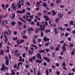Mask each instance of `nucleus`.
I'll list each match as a JSON object with an SVG mask.
<instances>
[{"label":"nucleus","mask_w":75,"mask_h":75,"mask_svg":"<svg viewBox=\"0 0 75 75\" xmlns=\"http://www.w3.org/2000/svg\"><path fill=\"white\" fill-rule=\"evenodd\" d=\"M54 32H55L54 34H57L58 33V31H57V28H54Z\"/></svg>","instance_id":"nucleus-10"},{"label":"nucleus","mask_w":75,"mask_h":75,"mask_svg":"<svg viewBox=\"0 0 75 75\" xmlns=\"http://www.w3.org/2000/svg\"><path fill=\"white\" fill-rule=\"evenodd\" d=\"M45 50L46 52H48L50 51V50L48 49H46Z\"/></svg>","instance_id":"nucleus-30"},{"label":"nucleus","mask_w":75,"mask_h":75,"mask_svg":"<svg viewBox=\"0 0 75 75\" xmlns=\"http://www.w3.org/2000/svg\"><path fill=\"white\" fill-rule=\"evenodd\" d=\"M56 65L57 67H58L59 66V64L58 63H57L56 64Z\"/></svg>","instance_id":"nucleus-40"},{"label":"nucleus","mask_w":75,"mask_h":75,"mask_svg":"<svg viewBox=\"0 0 75 75\" xmlns=\"http://www.w3.org/2000/svg\"><path fill=\"white\" fill-rule=\"evenodd\" d=\"M67 45L66 44V43H64V44L63 45V46L62 47V50H62L63 52H64L67 50V49H65L66 48L65 47H66Z\"/></svg>","instance_id":"nucleus-1"},{"label":"nucleus","mask_w":75,"mask_h":75,"mask_svg":"<svg viewBox=\"0 0 75 75\" xmlns=\"http://www.w3.org/2000/svg\"><path fill=\"white\" fill-rule=\"evenodd\" d=\"M69 46L71 47H74V44H70L69 45Z\"/></svg>","instance_id":"nucleus-38"},{"label":"nucleus","mask_w":75,"mask_h":75,"mask_svg":"<svg viewBox=\"0 0 75 75\" xmlns=\"http://www.w3.org/2000/svg\"><path fill=\"white\" fill-rule=\"evenodd\" d=\"M56 2V3H60L61 2V1L60 0H57Z\"/></svg>","instance_id":"nucleus-41"},{"label":"nucleus","mask_w":75,"mask_h":75,"mask_svg":"<svg viewBox=\"0 0 75 75\" xmlns=\"http://www.w3.org/2000/svg\"><path fill=\"white\" fill-rule=\"evenodd\" d=\"M28 38V37H27V36H26L25 35L23 36V39H25V38Z\"/></svg>","instance_id":"nucleus-39"},{"label":"nucleus","mask_w":75,"mask_h":75,"mask_svg":"<svg viewBox=\"0 0 75 75\" xmlns=\"http://www.w3.org/2000/svg\"><path fill=\"white\" fill-rule=\"evenodd\" d=\"M13 40H18V39L17 38V37L16 38H13Z\"/></svg>","instance_id":"nucleus-56"},{"label":"nucleus","mask_w":75,"mask_h":75,"mask_svg":"<svg viewBox=\"0 0 75 75\" xmlns=\"http://www.w3.org/2000/svg\"><path fill=\"white\" fill-rule=\"evenodd\" d=\"M22 56L23 57H25V53H24L23 54H22Z\"/></svg>","instance_id":"nucleus-50"},{"label":"nucleus","mask_w":75,"mask_h":75,"mask_svg":"<svg viewBox=\"0 0 75 75\" xmlns=\"http://www.w3.org/2000/svg\"><path fill=\"white\" fill-rule=\"evenodd\" d=\"M4 37H5V43H7V41H8V39H7V35H4Z\"/></svg>","instance_id":"nucleus-7"},{"label":"nucleus","mask_w":75,"mask_h":75,"mask_svg":"<svg viewBox=\"0 0 75 75\" xmlns=\"http://www.w3.org/2000/svg\"><path fill=\"white\" fill-rule=\"evenodd\" d=\"M43 4L42 5V6H44L45 7H47V4H46L43 2L42 3Z\"/></svg>","instance_id":"nucleus-17"},{"label":"nucleus","mask_w":75,"mask_h":75,"mask_svg":"<svg viewBox=\"0 0 75 75\" xmlns=\"http://www.w3.org/2000/svg\"><path fill=\"white\" fill-rule=\"evenodd\" d=\"M45 21H49V20H50V18L48 17V18H47L45 19Z\"/></svg>","instance_id":"nucleus-46"},{"label":"nucleus","mask_w":75,"mask_h":75,"mask_svg":"<svg viewBox=\"0 0 75 75\" xmlns=\"http://www.w3.org/2000/svg\"><path fill=\"white\" fill-rule=\"evenodd\" d=\"M60 18H59V17H58V18L57 19H56L55 20V21H59V19Z\"/></svg>","instance_id":"nucleus-43"},{"label":"nucleus","mask_w":75,"mask_h":75,"mask_svg":"<svg viewBox=\"0 0 75 75\" xmlns=\"http://www.w3.org/2000/svg\"><path fill=\"white\" fill-rule=\"evenodd\" d=\"M31 47H34L36 50H37V49H38V47H37V46L36 45H34L32 44L31 45Z\"/></svg>","instance_id":"nucleus-11"},{"label":"nucleus","mask_w":75,"mask_h":75,"mask_svg":"<svg viewBox=\"0 0 75 75\" xmlns=\"http://www.w3.org/2000/svg\"><path fill=\"white\" fill-rule=\"evenodd\" d=\"M36 25L38 27H39L40 26V23L38 22H37L36 23Z\"/></svg>","instance_id":"nucleus-36"},{"label":"nucleus","mask_w":75,"mask_h":75,"mask_svg":"<svg viewBox=\"0 0 75 75\" xmlns=\"http://www.w3.org/2000/svg\"><path fill=\"white\" fill-rule=\"evenodd\" d=\"M29 18H31L32 19H33V18H34V15H31L29 16Z\"/></svg>","instance_id":"nucleus-25"},{"label":"nucleus","mask_w":75,"mask_h":75,"mask_svg":"<svg viewBox=\"0 0 75 75\" xmlns=\"http://www.w3.org/2000/svg\"><path fill=\"white\" fill-rule=\"evenodd\" d=\"M15 16H16V15L14 13L13 14V16H11V18L12 19H14L15 18Z\"/></svg>","instance_id":"nucleus-14"},{"label":"nucleus","mask_w":75,"mask_h":75,"mask_svg":"<svg viewBox=\"0 0 75 75\" xmlns=\"http://www.w3.org/2000/svg\"><path fill=\"white\" fill-rule=\"evenodd\" d=\"M62 65L63 67H65V66H66V64H65V62H63Z\"/></svg>","instance_id":"nucleus-26"},{"label":"nucleus","mask_w":75,"mask_h":75,"mask_svg":"<svg viewBox=\"0 0 75 75\" xmlns=\"http://www.w3.org/2000/svg\"><path fill=\"white\" fill-rule=\"evenodd\" d=\"M27 4L28 6H30L31 5H30V2L28 1H27Z\"/></svg>","instance_id":"nucleus-35"},{"label":"nucleus","mask_w":75,"mask_h":75,"mask_svg":"<svg viewBox=\"0 0 75 75\" xmlns=\"http://www.w3.org/2000/svg\"><path fill=\"white\" fill-rule=\"evenodd\" d=\"M40 29H41L42 30V31H43L44 30H42V28H43V26H42V25H40Z\"/></svg>","instance_id":"nucleus-31"},{"label":"nucleus","mask_w":75,"mask_h":75,"mask_svg":"<svg viewBox=\"0 0 75 75\" xmlns=\"http://www.w3.org/2000/svg\"><path fill=\"white\" fill-rule=\"evenodd\" d=\"M36 62H38V63H40V64H41V62L40 60H38L37 59L36 60Z\"/></svg>","instance_id":"nucleus-22"},{"label":"nucleus","mask_w":75,"mask_h":75,"mask_svg":"<svg viewBox=\"0 0 75 75\" xmlns=\"http://www.w3.org/2000/svg\"><path fill=\"white\" fill-rule=\"evenodd\" d=\"M69 35V33H66L65 34V37H67V36H68Z\"/></svg>","instance_id":"nucleus-42"},{"label":"nucleus","mask_w":75,"mask_h":75,"mask_svg":"<svg viewBox=\"0 0 75 75\" xmlns=\"http://www.w3.org/2000/svg\"><path fill=\"white\" fill-rule=\"evenodd\" d=\"M52 12L53 15H55V14H56V13H55V11L54 10H52Z\"/></svg>","instance_id":"nucleus-28"},{"label":"nucleus","mask_w":75,"mask_h":75,"mask_svg":"<svg viewBox=\"0 0 75 75\" xmlns=\"http://www.w3.org/2000/svg\"><path fill=\"white\" fill-rule=\"evenodd\" d=\"M50 44L48 42H47L45 43V46H46V47H48V46H49Z\"/></svg>","instance_id":"nucleus-15"},{"label":"nucleus","mask_w":75,"mask_h":75,"mask_svg":"<svg viewBox=\"0 0 75 75\" xmlns=\"http://www.w3.org/2000/svg\"><path fill=\"white\" fill-rule=\"evenodd\" d=\"M24 42V40H20L19 42V43L20 44H21V43H23V42Z\"/></svg>","instance_id":"nucleus-32"},{"label":"nucleus","mask_w":75,"mask_h":75,"mask_svg":"<svg viewBox=\"0 0 75 75\" xmlns=\"http://www.w3.org/2000/svg\"><path fill=\"white\" fill-rule=\"evenodd\" d=\"M50 39L46 37V36L43 39V40L45 41V42H47V41H48Z\"/></svg>","instance_id":"nucleus-4"},{"label":"nucleus","mask_w":75,"mask_h":75,"mask_svg":"<svg viewBox=\"0 0 75 75\" xmlns=\"http://www.w3.org/2000/svg\"><path fill=\"white\" fill-rule=\"evenodd\" d=\"M37 75H41V74L40 73V72L38 71V73H37Z\"/></svg>","instance_id":"nucleus-45"},{"label":"nucleus","mask_w":75,"mask_h":75,"mask_svg":"<svg viewBox=\"0 0 75 75\" xmlns=\"http://www.w3.org/2000/svg\"><path fill=\"white\" fill-rule=\"evenodd\" d=\"M67 40H68V41H71V38H68L67 39Z\"/></svg>","instance_id":"nucleus-62"},{"label":"nucleus","mask_w":75,"mask_h":75,"mask_svg":"<svg viewBox=\"0 0 75 75\" xmlns=\"http://www.w3.org/2000/svg\"><path fill=\"white\" fill-rule=\"evenodd\" d=\"M18 25H21L22 24V23L20 21L18 22Z\"/></svg>","instance_id":"nucleus-21"},{"label":"nucleus","mask_w":75,"mask_h":75,"mask_svg":"<svg viewBox=\"0 0 75 75\" xmlns=\"http://www.w3.org/2000/svg\"><path fill=\"white\" fill-rule=\"evenodd\" d=\"M48 17L47 16H43V18H47Z\"/></svg>","instance_id":"nucleus-55"},{"label":"nucleus","mask_w":75,"mask_h":75,"mask_svg":"<svg viewBox=\"0 0 75 75\" xmlns=\"http://www.w3.org/2000/svg\"><path fill=\"white\" fill-rule=\"evenodd\" d=\"M16 13H21V11L20 10H18L17 11H16Z\"/></svg>","instance_id":"nucleus-34"},{"label":"nucleus","mask_w":75,"mask_h":75,"mask_svg":"<svg viewBox=\"0 0 75 75\" xmlns=\"http://www.w3.org/2000/svg\"><path fill=\"white\" fill-rule=\"evenodd\" d=\"M4 22L6 24H7V20L4 21Z\"/></svg>","instance_id":"nucleus-64"},{"label":"nucleus","mask_w":75,"mask_h":75,"mask_svg":"<svg viewBox=\"0 0 75 75\" xmlns=\"http://www.w3.org/2000/svg\"><path fill=\"white\" fill-rule=\"evenodd\" d=\"M11 24L12 25H15V24H16V22H12L11 23Z\"/></svg>","instance_id":"nucleus-29"},{"label":"nucleus","mask_w":75,"mask_h":75,"mask_svg":"<svg viewBox=\"0 0 75 75\" xmlns=\"http://www.w3.org/2000/svg\"><path fill=\"white\" fill-rule=\"evenodd\" d=\"M4 34H7L8 35L9 34V33L8 32H7L6 31H5L4 32Z\"/></svg>","instance_id":"nucleus-37"},{"label":"nucleus","mask_w":75,"mask_h":75,"mask_svg":"<svg viewBox=\"0 0 75 75\" xmlns=\"http://www.w3.org/2000/svg\"><path fill=\"white\" fill-rule=\"evenodd\" d=\"M38 42H40L41 41V39H38Z\"/></svg>","instance_id":"nucleus-49"},{"label":"nucleus","mask_w":75,"mask_h":75,"mask_svg":"<svg viewBox=\"0 0 75 75\" xmlns=\"http://www.w3.org/2000/svg\"><path fill=\"white\" fill-rule=\"evenodd\" d=\"M21 1L20 0L19 1V2L18 4V7L19 8H21Z\"/></svg>","instance_id":"nucleus-8"},{"label":"nucleus","mask_w":75,"mask_h":75,"mask_svg":"<svg viewBox=\"0 0 75 75\" xmlns=\"http://www.w3.org/2000/svg\"><path fill=\"white\" fill-rule=\"evenodd\" d=\"M25 11V9H23L21 11V13H24Z\"/></svg>","instance_id":"nucleus-19"},{"label":"nucleus","mask_w":75,"mask_h":75,"mask_svg":"<svg viewBox=\"0 0 75 75\" xmlns=\"http://www.w3.org/2000/svg\"><path fill=\"white\" fill-rule=\"evenodd\" d=\"M8 63H9V61L8 59H7L6 60V65H8Z\"/></svg>","instance_id":"nucleus-13"},{"label":"nucleus","mask_w":75,"mask_h":75,"mask_svg":"<svg viewBox=\"0 0 75 75\" xmlns=\"http://www.w3.org/2000/svg\"><path fill=\"white\" fill-rule=\"evenodd\" d=\"M4 23H5L4 22V20L3 21L2 23V25H5H5H5V24H4Z\"/></svg>","instance_id":"nucleus-33"},{"label":"nucleus","mask_w":75,"mask_h":75,"mask_svg":"<svg viewBox=\"0 0 75 75\" xmlns=\"http://www.w3.org/2000/svg\"><path fill=\"white\" fill-rule=\"evenodd\" d=\"M37 15L39 16H41V13H37Z\"/></svg>","instance_id":"nucleus-59"},{"label":"nucleus","mask_w":75,"mask_h":75,"mask_svg":"<svg viewBox=\"0 0 75 75\" xmlns=\"http://www.w3.org/2000/svg\"><path fill=\"white\" fill-rule=\"evenodd\" d=\"M28 67H29V65L28 64H27L26 65L25 68L26 69H28Z\"/></svg>","instance_id":"nucleus-44"},{"label":"nucleus","mask_w":75,"mask_h":75,"mask_svg":"<svg viewBox=\"0 0 75 75\" xmlns=\"http://www.w3.org/2000/svg\"><path fill=\"white\" fill-rule=\"evenodd\" d=\"M40 2H37V3L36 7H39V6H40Z\"/></svg>","instance_id":"nucleus-20"},{"label":"nucleus","mask_w":75,"mask_h":75,"mask_svg":"<svg viewBox=\"0 0 75 75\" xmlns=\"http://www.w3.org/2000/svg\"><path fill=\"white\" fill-rule=\"evenodd\" d=\"M30 50L32 51H33L34 50V48L33 47H31L30 48Z\"/></svg>","instance_id":"nucleus-63"},{"label":"nucleus","mask_w":75,"mask_h":75,"mask_svg":"<svg viewBox=\"0 0 75 75\" xmlns=\"http://www.w3.org/2000/svg\"><path fill=\"white\" fill-rule=\"evenodd\" d=\"M38 30H39V29H36V31H35L36 33H38Z\"/></svg>","instance_id":"nucleus-48"},{"label":"nucleus","mask_w":75,"mask_h":75,"mask_svg":"<svg viewBox=\"0 0 75 75\" xmlns=\"http://www.w3.org/2000/svg\"><path fill=\"white\" fill-rule=\"evenodd\" d=\"M48 25V23L47 21H45L44 23V24L43 25V28L42 29V30H45V27H47V25Z\"/></svg>","instance_id":"nucleus-2"},{"label":"nucleus","mask_w":75,"mask_h":75,"mask_svg":"<svg viewBox=\"0 0 75 75\" xmlns=\"http://www.w3.org/2000/svg\"><path fill=\"white\" fill-rule=\"evenodd\" d=\"M56 74H57V75H59V71H56Z\"/></svg>","instance_id":"nucleus-53"},{"label":"nucleus","mask_w":75,"mask_h":75,"mask_svg":"<svg viewBox=\"0 0 75 75\" xmlns=\"http://www.w3.org/2000/svg\"><path fill=\"white\" fill-rule=\"evenodd\" d=\"M19 19L21 20L22 22H24L25 23H26V21H25V20H23V18L19 17Z\"/></svg>","instance_id":"nucleus-12"},{"label":"nucleus","mask_w":75,"mask_h":75,"mask_svg":"<svg viewBox=\"0 0 75 75\" xmlns=\"http://www.w3.org/2000/svg\"><path fill=\"white\" fill-rule=\"evenodd\" d=\"M67 31H71V29H70V28H67Z\"/></svg>","instance_id":"nucleus-58"},{"label":"nucleus","mask_w":75,"mask_h":75,"mask_svg":"<svg viewBox=\"0 0 75 75\" xmlns=\"http://www.w3.org/2000/svg\"><path fill=\"white\" fill-rule=\"evenodd\" d=\"M28 52L29 54L30 55H32V54H33V51H32L31 52V51L30 50H28Z\"/></svg>","instance_id":"nucleus-9"},{"label":"nucleus","mask_w":75,"mask_h":75,"mask_svg":"<svg viewBox=\"0 0 75 75\" xmlns=\"http://www.w3.org/2000/svg\"><path fill=\"white\" fill-rule=\"evenodd\" d=\"M46 32L47 33H50V32H51V31L50 30H48V29H46Z\"/></svg>","instance_id":"nucleus-27"},{"label":"nucleus","mask_w":75,"mask_h":75,"mask_svg":"<svg viewBox=\"0 0 75 75\" xmlns=\"http://www.w3.org/2000/svg\"><path fill=\"white\" fill-rule=\"evenodd\" d=\"M75 54V53H74V52L72 51L71 52V55H74V54Z\"/></svg>","instance_id":"nucleus-60"},{"label":"nucleus","mask_w":75,"mask_h":75,"mask_svg":"<svg viewBox=\"0 0 75 75\" xmlns=\"http://www.w3.org/2000/svg\"><path fill=\"white\" fill-rule=\"evenodd\" d=\"M44 51H45V50H40L39 51V52L40 53H42V52H44Z\"/></svg>","instance_id":"nucleus-23"},{"label":"nucleus","mask_w":75,"mask_h":75,"mask_svg":"<svg viewBox=\"0 0 75 75\" xmlns=\"http://www.w3.org/2000/svg\"><path fill=\"white\" fill-rule=\"evenodd\" d=\"M43 58H44V59H45V61H47L48 62H49L50 61V59L48 58H47L45 57H43Z\"/></svg>","instance_id":"nucleus-6"},{"label":"nucleus","mask_w":75,"mask_h":75,"mask_svg":"<svg viewBox=\"0 0 75 75\" xmlns=\"http://www.w3.org/2000/svg\"><path fill=\"white\" fill-rule=\"evenodd\" d=\"M33 42L34 44H35L37 43L36 41H35V40L34 39H33Z\"/></svg>","instance_id":"nucleus-16"},{"label":"nucleus","mask_w":75,"mask_h":75,"mask_svg":"<svg viewBox=\"0 0 75 75\" xmlns=\"http://www.w3.org/2000/svg\"><path fill=\"white\" fill-rule=\"evenodd\" d=\"M46 75H49V72H48V69H47L46 71Z\"/></svg>","instance_id":"nucleus-18"},{"label":"nucleus","mask_w":75,"mask_h":75,"mask_svg":"<svg viewBox=\"0 0 75 75\" xmlns=\"http://www.w3.org/2000/svg\"><path fill=\"white\" fill-rule=\"evenodd\" d=\"M2 42H1L0 43V48H1V47H2Z\"/></svg>","instance_id":"nucleus-57"},{"label":"nucleus","mask_w":75,"mask_h":75,"mask_svg":"<svg viewBox=\"0 0 75 75\" xmlns=\"http://www.w3.org/2000/svg\"><path fill=\"white\" fill-rule=\"evenodd\" d=\"M44 35V33H43V32L42 31H41V36L42 37Z\"/></svg>","instance_id":"nucleus-52"},{"label":"nucleus","mask_w":75,"mask_h":75,"mask_svg":"<svg viewBox=\"0 0 75 75\" xmlns=\"http://www.w3.org/2000/svg\"><path fill=\"white\" fill-rule=\"evenodd\" d=\"M50 5L51 6H52V7H53V6H54V4L53 3H51L50 4Z\"/></svg>","instance_id":"nucleus-47"},{"label":"nucleus","mask_w":75,"mask_h":75,"mask_svg":"<svg viewBox=\"0 0 75 75\" xmlns=\"http://www.w3.org/2000/svg\"><path fill=\"white\" fill-rule=\"evenodd\" d=\"M16 8V6L14 5V3H13L12 4V6H11V8L13 9H15Z\"/></svg>","instance_id":"nucleus-5"},{"label":"nucleus","mask_w":75,"mask_h":75,"mask_svg":"<svg viewBox=\"0 0 75 75\" xmlns=\"http://www.w3.org/2000/svg\"><path fill=\"white\" fill-rule=\"evenodd\" d=\"M43 65H44L45 66H47V64L46 63V62H44L43 63Z\"/></svg>","instance_id":"nucleus-61"},{"label":"nucleus","mask_w":75,"mask_h":75,"mask_svg":"<svg viewBox=\"0 0 75 75\" xmlns=\"http://www.w3.org/2000/svg\"><path fill=\"white\" fill-rule=\"evenodd\" d=\"M37 57H38V58H39L40 59H42V57L41 55V54L39 53H38L37 55Z\"/></svg>","instance_id":"nucleus-3"},{"label":"nucleus","mask_w":75,"mask_h":75,"mask_svg":"<svg viewBox=\"0 0 75 75\" xmlns=\"http://www.w3.org/2000/svg\"><path fill=\"white\" fill-rule=\"evenodd\" d=\"M43 12L44 13H47V11L46 10H44Z\"/></svg>","instance_id":"nucleus-54"},{"label":"nucleus","mask_w":75,"mask_h":75,"mask_svg":"<svg viewBox=\"0 0 75 75\" xmlns=\"http://www.w3.org/2000/svg\"><path fill=\"white\" fill-rule=\"evenodd\" d=\"M3 53H4V52L3 51V50H1L0 52V54L1 55H3Z\"/></svg>","instance_id":"nucleus-24"},{"label":"nucleus","mask_w":75,"mask_h":75,"mask_svg":"<svg viewBox=\"0 0 75 75\" xmlns=\"http://www.w3.org/2000/svg\"><path fill=\"white\" fill-rule=\"evenodd\" d=\"M30 61L31 62H33V59L32 58H30Z\"/></svg>","instance_id":"nucleus-51"}]
</instances>
